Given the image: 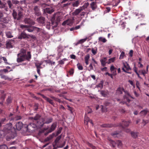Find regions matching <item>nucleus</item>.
Instances as JSON below:
<instances>
[{"label":"nucleus","mask_w":149,"mask_h":149,"mask_svg":"<svg viewBox=\"0 0 149 149\" xmlns=\"http://www.w3.org/2000/svg\"><path fill=\"white\" fill-rule=\"evenodd\" d=\"M54 10L52 7L47 8L44 9V13L45 14H50L53 12Z\"/></svg>","instance_id":"obj_12"},{"label":"nucleus","mask_w":149,"mask_h":149,"mask_svg":"<svg viewBox=\"0 0 149 149\" xmlns=\"http://www.w3.org/2000/svg\"><path fill=\"white\" fill-rule=\"evenodd\" d=\"M89 3H86L84 4L83 6L81 7V8H82V10H84L85 8H86L88 6Z\"/></svg>","instance_id":"obj_35"},{"label":"nucleus","mask_w":149,"mask_h":149,"mask_svg":"<svg viewBox=\"0 0 149 149\" xmlns=\"http://www.w3.org/2000/svg\"><path fill=\"white\" fill-rule=\"evenodd\" d=\"M139 82L137 81H136V87L139 89H140V88L139 87Z\"/></svg>","instance_id":"obj_61"},{"label":"nucleus","mask_w":149,"mask_h":149,"mask_svg":"<svg viewBox=\"0 0 149 149\" xmlns=\"http://www.w3.org/2000/svg\"><path fill=\"white\" fill-rule=\"evenodd\" d=\"M61 138V136H58L56 138V139L54 141V143L55 144V145L56 144L58 143L59 141L60 140Z\"/></svg>","instance_id":"obj_42"},{"label":"nucleus","mask_w":149,"mask_h":149,"mask_svg":"<svg viewBox=\"0 0 149 149\" xmlns=\"http://www.w3.org/2000/svg\"><path fill=\"white\" fill-rule=\"evenodd\" d=\"M92 53L93 55H95L97 53V48H92L91 50Z\"/></svg>","instance_id":"obj_41"},{"label":"nucleus","mask_w":149,"mask_h":149,"mask_svg":"<svg viewBox=\"0 0 149 149\" xmlns=\"http://www.w3.org/2000/svg\"><path fill=\"white\" fill-rule=\"evenodd\" d=\"M41 122L39 121L38 122V126L39 127H42L44 124H49L53 121V119L52 118H41Z\"/></svg>","instance_id":"obj_5"},{"label":"nucleus","mask_w":149,"mask_h":149,"mask_svg":"<svg viewBox=\"0 0 149 149\" xmlns=\"http://www.w3.org/2000/svg\"><path fill=\"white\" fill-rule=\"evenodd\" d=\"M7 3L9 6V8H11L13 5L11 1L10 0H8L7 2Z\"/></svg>","instance_id":"obj_48"},{"label":"nucleus","mask_w":149,"mask_h":149,"mask_svg":"<svg viewBox=\"0 0 149 149\" xmlns=\"http://www.w3.org/2000/svg\"><path fill=\"white\" fill-rule=\"evenodd\" d=\"M125 55V53L123 52H121L120 56L119 58L120 59H122L123 58L124 56Z\"/></svg>","instance_id":"obj_55"},{"label":"nucleus","mask_w":149,"mask_h":149,"mask_svg":"<svg viewBox=\"0 0 149 149\" xmlns=\"http://www.w3.org/2000/svg\"><path fill=\"white\" fill-rule=\"evenodd\" d=\"M91 5L93 10H94L97 7L96 3L94 2H92Z\"/></svg>","instance_id":"obj_29"},{"label":"nucleus","mask_w":149,"mask_h":149,"mask_svg":"<svg viewBox=\"0 0 149 149\" xmlns=\"http://www.w3.org/2000/svg\"><path fill=\"white\" fill-rule=\"evenodd\" d=\"M131 135L133 138H136L138 136V133L137 132H131Z\"/></svg>","instance_id":"obj_33"},{"label":"nucleus","mask_w":149,"mask_h":149,"mask_svg":"<svg viewBox=\"0 0 149 149\" xmlns=\"http://www.w3.org/2000/svg\"><path fill=\"white\" fill-rule=\"evenodd\" d=\"M8 147L5 145H3L0 146V149H8Z\"/></svg>","instance_id":"obj_46"},{"label":"nucleus","mask_w":149,"mask_h":149,"mask_svg":"<svg viewBox=\"0 0 149 149\" xmlns=\"http://www.w3.org/2000/svg\"><path fill=\"white\" fill-rule=\"evenodd\" d=\"M88 39V38L86 37L84 38L81 39L78 41V43L82 44L86 41Z\"/></svg>","instance_id":"obj_34"},{"label":"nucleus","mask_w":149,"mask_h":149,"mask_svg":"<svg viewBox=\"0 0 149 149\" xmlns=\"http://www.w3.org/2000/svg\"><path fill=\"white\" fill-rule=\"evenodd\" d=\"M22 117L20 116H17L15 117L14 119L15 120H18L21 119Z\"/></svg>","instance_id":"obj_58"},{"label":"nucleus","mask_w":149,"mask_h":149,"mask_svg":"<svg viewBox=\"0 0 149 149\" xmlns=\"http://www.w3.org/2000/svg\"><path fill=\"white\" fill-rule=\"evenodd\" d=\"M82 10V8H81V7L79 8L78 9H77L75 10L74 12V13L75 15H77L79 14Z\"/></svg>","instance_id":"obj_32"},{"label":"nucleus","mask_w":149,"mask_h":149,"mask_svg":"<svg viewBox=\"0 0 149 149\" xmlns=\"http://www.w3.org/2000/svg\"><path fill=\"white\" fill-rule=\"evenodd\" d=\"M4 135H6V139L7 141L13 139L16 136L17 134L15 129L12 126V124L9 123L6 124L2 130Z\"/></svg>","instance_id":"obj_1"},{"label":"nucleus","mask_w":149,"mask_h":149,"mask_svg":"<svg viewBox=\"0 0 149 149\" xmlns=\"http://www.w3.org/2000/svg\"><path fill=\"white\" fill-rule=\"evenodd\" d=\"M115 59L116 57H115L109 58L108 60V61L107 62V63L108 64H109L113 62L115 60Z\"/></svg>","instance_id":"obj_31"},{"label":"nucleus","mask_w":149,"mask_h":149,"mask_svg":"<svg viewBox=\"0 0 149 149\" xmlns=\"http://www.w3.org/2000/svg\"><path fill=\"white\" fill-rule=\"evenodd\" d=\"M92 112V109L89 108V107H88V109H87V112L88 113H91Z\"/></svg>","instance_id":"obj_62"},{"label":"nucleus","mask_w":149,"mask_h":149,"mask_svg":"<svg viewBox=\"0 0 149 149\" xmlns=\"http://www.w3.org/2000/svg\"><path fill=\"white\" fill-rule=\"evenodd\" d=\"M125 23L123 22V23L121 24V27L122 29H124L125 27Z\"/></svg>","instance_id":"obj_63"},{"label":"nucleus","mask_w":149,"mask_h":149,"mask_svg":"<svg viewBox=\"0 0 149 149\" xmlns=\"http://www.w3.org/2000/svg\"><path fill=\"white\" fill-rule=\"evenodd\" d=\"M28 36L26 33L23 31L21 33L18 37V38L19 39H25L27 38Z\"/></svg>","instance_id":"obj_15"},{"label":"nucleus","mask_w":149,"mask_h":149,"mask_svg":"<svg viewBox=\"0 0 149 149\" xmlns=\"http://www.w3.org/2000/svg\"><path fill=\"white\" fill-rule=\"evenodd\" d=\"M128 82L133 87V88H135V85L133 83V82L132 81L130 80H129Z\"/></svg>","instance_id":"obj_54"},{"label":"nucleus","mask_w":149,"mask_h":149,"mask_svg":"<svg viewBox=\"0 0 149 149\" xmlns=\"http://www.w3.org/2000/svg\"><path fill=\"white\" fill-rule=\"evenodd\" d=\"M123 91H124L125 93V95L123 97L125 101H123L120 102V103L122 104H125L126 102H129L130 101L129 98L131 97L130 94L127 92H125L123 88L119 87L116 91V93L117 95L123 93Z\"/></svg>","instance_id":"obj_4"},{"label":"nucleus","mask_w":149,"mask_h":149,"mask_svg":"<svg viewBox=\"0 0 149 149\" xmlns=\"http://www.w3.org/2000/svg\"><path fill=\"white\" fill-rule=\"evenodd\" d=\"M0 9H4L5 7V4H2V3L0 4Z\"/></svg>","instance_id":"obj_59"},{"label":"nucleus","mask_w":149,"mask_h":149,"mask_svg":"<svg viewBox=\"0 0 149 149\" xmlns=\"http://www.w3.org/2000/svg\"><path fill=\"white\" fill-rule=\"evenodd\" d=\"M57 123L55 122L53 123L51 125L50 128L48 130V131L47 133L45 134V135L46 136L49 133L53 131L56 129V127Z\"/></svg>","instance_id":"obj_8"},{"label":"nucleus","mask_w":149,"mask_h":149,"mask_svg":"<svg viewBox=\"0 0 149 149\" xmlns=\"http://www.w3.org/2000/svg\"><path fill=\"white\" fill-rule=\"evenodd\" d=\"M33 31H36L37 32H40L44 33L45 31L44 30L36 27L34 26Z\"/></svg>","instance_id":"obj_22"},{"label":"nucleus","mask_w":149,"mask_h":149,"mask_svg":"<svg viewBox=\"0 0 149 149\" xmlns=\"http://www.w3.org/2000/svg\"><path fill=\"white\" fill-rule=\"evenodd\" d=\"M131 121H123V124L125 127H127L129 124L131 123Z\"/></svg>","instance_id":"obj_27"},{"label":"nucleus","mask_w":149,"mask_h":149,"mask_svg":"<svg viewBox=\"0 0 149 149\" xmlns=\"http://www.w3.org/2000/svg\"><path fill=\"white\" fill-rule=\"evenodd\" d=\"M118 133L116 132H115L114 133H111V135L113 136L114 137H116V136H117V135L118 134Z\"/></svg>","instance_id":"obj_56"},{"label":"nucleus","mask_w":149,"mask_h":149,"mask_svg":"<svg viewBox=\"0 0 149 149\" xmlns=\"http://www.w3.org/2000/svg\"><path fill=\"white\" fill-rule=\"evenodd\" d=\"M12 15L14 18L15 19H17L18 20H20L21 18L23 17V13L20 10L18 11V15H17L16 12L13 10Z\"/></svg>","instance_id":"obj_6"},{"label":"nucleus","mask_w":149,"mask_h":149,"mask_svg":"<svg viewBox=\"0 0 149 149\" xmlns=\"http://www.w3.org/2000/svg\"><path fill=\"white\" fill-rule=\"evenodd\" d=\"M103 82L102 81H101L100 84L95 86V87L99 88L100 89H101L103 88Z\"/></svg>","instance_id":"obj_37"},{"label":"nucleus","mask_w":149,"mask_h":149,"mask_svg":"<svg viewBox=\"0 0 149 149\" xmlns=\"http://www.w3.org/2000/svg\"><path fill=\"white\" fill-rule=\"evenodd\" d=\"M37 22L39 23L43 24L45 23V18L43 17H40L37 19Z\"/></svg>","instance_id":"obj_20"},{"label":"nucleus","mask_w":149,"mask_h":149,"mask_svg":"<svg viewBox=\"0 0 149 149\" xmlns=\"http://www.w3.org/2000/svg\"><path fill=\"white\" fill-rule=\"evenodd\" d=\"M1 20L4 23H8L9 21V19L8 17H3L1 19Z\"/></svg>","instance_id":"obj_28"},{"label":"nucleus","mask_w":149,"mask_h":149,"mask_svg":"<svg viewBox=\"0 0 149 149\" xmlns=\"http://www.w3.org/2000/svg\"><path fill=\"white\" fill-rule=\"evenodd\" d=\"M1 93H2V94L1 97V99L3 101L5 100L6 95L5 94L3 93H4V91H2Z\"/></svg>","instance_id":"obj_40"},{"label":"nucleus","mask_w":149,"mask_h":149,"mask_svg":"<svg viewBox=\"0 0 149 149\" xmlns=\"http://www.w3.org/2000/svg\"><path fill=\"white\" fill-rule=\"evenodd\" d=\"M46 100L52 105H53L54 104V103L53 102L52 100L48 97Z\"/></svg>","instance_id":"obj_45"},{"label":"nucleus","mask_w":149,"mask_h":149,"mask_svg":"<svg viewBox=\"0 0 149 149\" xmlns=\"http://www.w3.org/2000/svg\"><path fill=\"white\" fill-rule=\"evenodd\" d=\"M7 121V120L6 118L1 119L0 120V127H1L2 124H4V123Z\"/></svg>","instance_id":"obj_30"},{"label":"nucleus","mask_w":149,"mask_h":149,"mask_svg":"<svg viewBox=\"0 0 149 149\" xmlns=\"http://www.w3.org/2000/svg\"><path fill=\"white\" fill-rule=\"evenodd\" d=\"M101 95L104 97H105L108 94V92L107 91H100Z\"/></svg>","instance_id":"obj_38"},{"label":"nucleus","mask_w":149,"mask_h":149,"mask_svg":"<svg viewBox=\"0 0 149 149\" xmlns=\"http://www.w3.org/2000/svg\"><path fill=\"white\" fill-rule=\"evenodd\" d=\"M55 136L54 134H53L50 135L49 136L47 137L45 139V141H48L51 140Z\"/></svg>","instance_id":"obj_26"},{"label":"nucleus","mask_w":149,"mask_h":149,"mask_svg":"<svg viewBox=\"0 0 149 149\" xmlns=\"http://www.w3.org/2000/svg\"><path fill=\"white\" fill-rule=\"evenodd\" d=\"M123 64L124 68H122V70L123 71L128 73L131 74V72H128V71L131 70V68L128 64L127 62H125L123 63Z\"/></svg>","instance_id":"obj_7"},{"label":"nucleus","mask_w":149,"mask_h":149,"mask_svg":"<svg viewBox=\"0 0 149 149\" xmlns=\"http://www.w3.org/2000/svg\"><path fill=\"white\" fill-rule=\"evenodd\" d=\"M116 144H117L118 146L119 147L121 146H122V143L121 141L120 140H118L117 141Z\"/></svg>","instance_id":"obj_52"},{"label":"nucleus","mask_w":149,"mask_h":149,"mask_svg":"<svg viewBox=\"0 0 149 149\" xmlns=\"http://www.w3.org/2000/svg\"><path fill=\"white\" fill-rule=\"evenodd\" d=\"M90 123L93 125V123L91 120H90L89 118L86 116H85L84 119V124L87 125L88 123Z\"/></svg>","instance_id":"obj_19"},{"label":"nucleus","mask_w":149,"mask_h":149,"mask_svg":"<svg viewBox=\"0 0 149 149\" xmlns=\"http://www.w3.org/2000/svg\"><path fill=\"white\" fill-rule=\"evenodd\" d=\"M77 67L78 69L80 70H81L83 69V68L81 65L80 63H78L77 65Z\"/></svg>","instance_id":"obj_47"},{"label":"nucleus","mask_w":149,"mask_h":149,"mask_svg":"<svg viewBox=\"0 0 149 149\" xmlns=\"http://www.w3.org/2000/svg\"><path fill=\"white\" fill-rule=\"evenodd\" d=\"M65 17V16L63 17V15L62 12H58L54 14L52 18L51 21L52 24H55V26H57L58 23Z\"/></svg>","instance_id":"obj_3"},{"label":"nucleus","mask_w":149,"mask_h":149,"mask_svg":"<svg viewBox=\"0 0 149 149\" xmlns=\"http://www.w3.org/2000/svg\"><path fill=\"white\" fill-rule=\"evenodd\" d=\"M99 41L102 42H105L107 41L106 39L102 37H100L99 38Z\"/></svg>","instance_id":"obj_39"},{"label":"nucleus","mask_w":149,"mask_h":149,"mask_svg":"<svg viewBox=\"0 0 149 149\" xmlns=\"http://www.w3.org/2000/svg\"><path fill=\"white\" fill-rule=\"evenodd\" d=\"M26 51L24 49H21L20 52L17 54V61L18 63H20L26 60L30 61L31 56L30 52H28L26 54Z\"/></svg>","instance_id":"obj_2"},{"label":"nucleus","mask_w":149,"mask_h":149,"mask_svg":"<svg viewBox=\"0 0 149 149\" xmlns=\"http://www.w3.org/2000/svg\"><path fill=\"white\" fill-rule=\"evenodd\" d=\"M24 22L26 24L30 25H33L34 24V22L33 21L29 18H25L24 19Z\"/></svg>","instance_id":"obj_13"},{"label":"nucleus","mask_w":149,"mask_h":149,"mask_svg":"<svg viewBox=\"0 0 149 149\" xmlns=\"http://www.w3.org/2000/svg\"><path fill=\"white\" fill-rule=\"evenodd\" d=\"M23 126V124L21 122H19L16 124V129L18 130H20Z\"/></svg>","instance_id":"obj_16"},{"label":"nucleus","mask_w":149,"mask_h":149,"mask_svg":"<svg viewBox=\"0 0 149 149\" xmlns=\"http://www.w3.org/2000/svg\"><path fill=\"white\" fill-rule=\"evenodd\" d=\"M133 50H131L130 51V52H129V55L130 57H132L133 56Z\"/></svg>","instance_id":"obj_64"},{"label":"nucleus","mask_w":149,"mask_h":149,"mask_svg":"<svg viewBox=\"0 0 149 149\" xmlns=\"http://www.w3.org/2000/svg\"><path fill=\"white\" fill-rule=\"evenodd\" d=\"M12 3L15 4L19 3V1L17 0H13L12 1Z\"/></svg>","instance_id":"obj_57"},{"label":"nucleus","mask_w":149,"mask_h":149,"mask_svg":"<svg viewBox=\"0 0 149 149\" xmlns=\"http://www.w3.org/2000/svg\"><path fill=\"white\" fill-rule=\"evenodd\" d=\"M79 5V2L78 1H76L72 3V6L74 7H77Z\"/></svg>","instance_id":"obj_43"},{"label":"nucleus","mask_w":149,"mask_h":149,"mask_svg":"<svg viewBox=\"0 0 149 149\" xmlns=\"http://www.w3.org/2000/svg\"><path fill=\"white\" fill-rule=\"evenodd\" d=\"M6 36L8 38H10L13 37L11 33L10 32H7L6 33Z\"/></svg>","instance_id":"obj_36"},{"label":"nucleus","mask_w":149,"mask_h":149,"mask_svg":"<svg viewBox=\"0 0 149 149\" xmlns=\"http://www.w3.org/2000/svg\"><path fill=\"white\" fill-rule=\"evenodd\" d=\"M43 62L44 61H45L47 63L49 64H51V61L49 60H44L43 61Z\"/></svg>","instance_id":"obj_60"},{"label":"nucleus","mask_w":149,"mask_h":149,"mask_svg":"<svg viewBox=\"0 0 149 149\" xmlns=\"http://www.w3.org/2000/svg\"><path fill=\"white\" fill-rule=\"evenodd\" d=\"M2 57V59L4 61V62L5 64H9V63H8L7 62V60L6 58H5V57Z\"/></svg>","instance_id":"obj_50"},{"label":"nucleus","mask_w":149,"mask_h":149,"mask_svg":"<svg viewBox=\"0 0 149 149\" xmlns=\"http://www.w3.org/2000/svg\"><path fill=\"white\" fill-rule=\"evenodd\" d=\"M73 18L69 19L66 20V25L69 26H71L73 23Z\"/></svg>","instance_id":"obj_23"},{"label":"nucleus","mask_w":149,"mask_h":149,"mask_svg":"<svg viewBox=\"0 0 149 149\" xmlns=\"http://www.w3.org/2000/svg\"><path fill=\"white\" fill-rule=\"evenodd\" d=\"M67 107L68 108V109L69 110L70 112L71 113H73V109L71 107H70L69 105H68L67 106Z\"/></svg>","instance_id":"obj_51"},{"label":"nucleus","mask_w":149,"mask_h":149,"mask_svg":"<svg viewBox=\"0 0 149 149\" xmlns=\"http://www.w3.org/2000/svg\"><path fill=\"white\" fill-rule=\"evenodd\" d=\"M41 116L38 114H36V116L34 117H31V118H32V119H33L35 120H38L37 122V124L38 125V122L39 121L40 122H41V118H40Z\"/></svg>","instance_id":"obj_14"},{"label":"nucleus","mask_w":149,"mask_h":149,"mask_svg":"<svg viewBox=\"0 0 149 149\" xmlns=\"http://www.w3.org/2000/svg\"><path fill=\"white\" fill-rule=\"evenodd\" d=\"M90 58V56L89 54H88L86 56L84 57V59L85 63L86 65L88 64V61Z\"/></svg>","instance_id":"obj_25"},{"label":"nucleus","mask_w":149,"mask_h":149,"mask_svg":"<svg viewBox=\"0 0 149 149\" xmlns=\"http://www.w3.org/2000/svg\"><path fill=\"white\" fill-rule=\"evenodd\" d=\"M107 60V58L104 57L103 59L100 60V61L102 65L104 66L106 65V64L107 63V62H106Z\"/></svg>","instance_id":"obj_24"},{"label":"nucleus","mask_w":149,"mask_h":149,"mask_svg":"<svg viewBox=\"0 0 149 149\" xmlns=\"http://www.w3.org/2000/svg\"><path fill=\"white\" fill-rule=\"evenodd\" d=\"M139 72H141V74L144 76H145V74H146L148 72L147 71H146L145 70L140 71Z\"/></svg>","instance_id":"obj_49"},{"label":"nucleus","mask_w":149,"mask_h":149,"mask_svg":"<svg viewBox=\"0 0 149 149\" xmlns=\"http://www.w3.org/2000/svg\"><path fill=\"white\" fill-rule=\"evenodd\" d=\"M93 68L92 65V63H91L89 66L88 70L89 71L93 70Z\"/></svg>","instance_id":"obj_53"},{"label":"nucleus","mask_w":149,"mask_h":149,"mask_svg":"<svg viewBox=\"0 0 149 149\" xmlns=\"http://www.w3.org/2000/svg\"><path fill=\"white\" fill-rule=\"evenodd\" d=\"M148 110L147 109L141 111L140 113V114L141 116H144L147 114Z\"/></svg>","instance_id":"obj_21"},{"label":"nucleus","mask_w":149,"mask_h":149,"mask_svg":"<svg viewBox=\"0 0 149 149\" xmlns=\"http://www.w3.org/2000/svg\"><path fill=\"white\" fill-rule=\"evenodd\" d=\"M12 99L10 96H9L6 101L8 104L12 102Z\"/></svg>","instance_id":"obj_44"},{"label":"nucleus","mask_w":149,"mask_h":149,"mask_svg":"<svg viewBox=\"0 0 149 149\" xmlns=\"http://www.w3.org/2000/svg\"><path fill=\"white\" fill-rule=\"evenodd\" d=\"M15 43L14 40H10L6 42V47L7 48H10L13 47V46Z\"/></svg>","instance_id":"obj_10"},{"label":"nucleus","mask_w":149,"mask_h":149,"mask_svg":"<svg viewBox=\"0 0 149 149\" xmlns=\"http://www.w3.org/2000/svg\"><path fill=\"white\" fill-rule=\"evenodd\" d=\"M33 12L35 14L38 16H40L41 15L40 7L38 6H35L33 8Z\"/></svg>","instance_id":"obj_9"},{"label":"nucleus","mask_w":149,"mask_h":149,"mask_svg":"<svg viewBox=\"0 0 149 149\" xmlns=\"http://www.w3.org/2000/svg\"><path fill=\"white\" fill-rule=\"evenodd\" d=\"M110 70L113 75H116V68L113 65L111 66Z\"/></svg>","instance_id":"obj_17"},{"label":"nucleus","mask_w":149,"mask_h":149,"mask_svg":"<svg viewBox=\"0 0 149 149\" xmlns=\"http://www.w3.org/2000/svg\"><path fill=\"white\" fill-rule=\"evenodd\" d=\"M43 61H37L35 63V66L37 68H42V67L41 66L43 64Z\"/></svg>","instance_id":"obj_18"},{"label":"nucleus","mask_w":149,"mask_h":149,"mask_svg":"<svg viewBox=\"0 0 149 149\" xmlns=\"http://www.w3.org/2000/svg\"><path fill=\"white\" fill-rule=\"evenodd\" d=\"M29 26L28 25H21L20 27L21 28L23 29H25V30H27L29 32H32L33 31L34 26H32L29 28H28Z\"/></svg>","instance_id":"obj_11"}]
</instances>
